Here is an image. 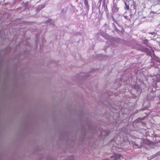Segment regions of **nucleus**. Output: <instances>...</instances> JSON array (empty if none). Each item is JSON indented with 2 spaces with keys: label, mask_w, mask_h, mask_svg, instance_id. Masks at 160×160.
Segmentation results:
<instances>
[{
  "label": "nucleus",
  "mask_w": 160,
  "mask_h": 160,
  "mask_svg": "<svg viewBox=\"0 0 160 160\" xmlns=\"http://www.w3.org/2000/svg\"><path fill=\"white\" fill-rule=\"evenodd\" d=\"M121 156V155L119 154H114L113 155L111 156V160H118Z\"/></svg>",
  "instance_id": "nucleus-1"
},
{
  "label": "nucleus",
  "mask_w": 160,
  "mask_h": 160,
  "mask_svg": "<svg viewBox=\"0 0 160 160\" xmlns=\"http://www.w3.org/2000/svg\"><path fill=\"white\" fill-rule=\"evenodd\" d=\"M125 7L124 8L125 9L127 10H129V3L128 2H125Z\"/></svg>",
  "instance_id": "nucleus-2"
},
{
  "label": "nucleus",
  "mask_w": 160,
  "mask_h": 160,
  "mask_svg": "<svg viewBox=\"0 0 160 160\" xmlns=\"http://www.w3.org/2000/svg\"><path fill=\"white\" fill-rule=\"evenodd\" d=\"M84 3L85 7H86V9H88L89 8V5L88 4V2L87 0H85L84 1Z\"/></svg>",
  "instance_id": "nucleus-3"
},
{
  "label": "nucleus",
  "mask_w": 160,
  "mask_h": 160,
  "mask_svg": "<svg viewBox=\"0 0 160 160\" xmlns=\"http://www.w3.org/2000/svg\"><path fill=\"white\" fill-rule=\"evenodd\" d=\"M53 21L52 19H48V20L46 21L44 23H49L50 24H53Z\"/></svg>",
  "instance_id": "nucleus-4"
},
{
  "label": "nucleus",
  "mask_w": 160,
  "mask_h": 160,
  "mask_svg": "<svg viewBox=\"0 0 160 160\" xmlns=\"http://www.w3.org/2000/svg\"><path fill=\"white\" fill-rule=\"evenodd\" d=\"M44 7V5H41L40 6H39V9H42Z\"/></svg>",
  "instance_id": "nucleus-5"
},
{
  "label": "nucleus",
  "mask_w": 160,
  "mask_h": 160,
  "mask_svg": "<svg viewBox=\"0 0 160 160\" xmlns=\"http://www.w3.org/2000/svg\"><path fill=\"white\" fill-rule=\"evenodd\" d=\"M116 150H117L118 151V152H121V149L119 148H116Z\"/></svg>",
  "instance_id": "nucleus-6"
},
{
  "label": "nucleus",
  "mask_w": 160,
  "mask_h": 160,
  "mask_svg": "<svg viewBox=\"0 0 160 160\" xmlns=\"http://www.w3.org/2000/svg\"><path fill=\"white\" fill-rule=\"evenodd\" d=\"M154 13H155V12H153V11H152V12H151H151H150V16H152V14H154Z\"/></svg>",
  "instance_id": "nucleus-7"
},
{
  "label": "nucleus",
  "mask_w": 160,
  "mask_h": 160,
  "mask_svg": "<svg viewBox=\"0 0 160 160\" xmlns=\"http://www.w3.org/2000/svg\"><path fill=\"white\" fill-rule=\"evenodd\" d=\"M69 160H74V158L73 157H71L69 158Z\"/></svg>",
  "instance_id": "nucleus-8"
},
{
  "label": "nucleus",
  "mask_w": 160,
  "mask_h": 160,
  "mask_svg": "<svg viewBox=\"0 0 160 160\" xmlns=\"http://www.w3.org/2000/svg\"><path fill=\"white\" fill-rule=\"evenodd\" d=\"M148 42V41L147 39H146L144 41V43H147Z\"/></svg>",
  "instance_id": "nucleus-9"
},
{
  "label": "nucleus",
  "mask_w": 160,
  "mask_h": 160,
  "mask_svg": "<svg viewBox=\"0 0 160 160\" xmlns=\"http://www.w3.org/2000/svg\"><path fill=\"white\" fill-rule=\"evenodd\" d=\"M133 8H132L133 9H135V6H134V5H133Z\"/></svg>",
  "instance_id": "nucleus-10"
}]
</instances>
